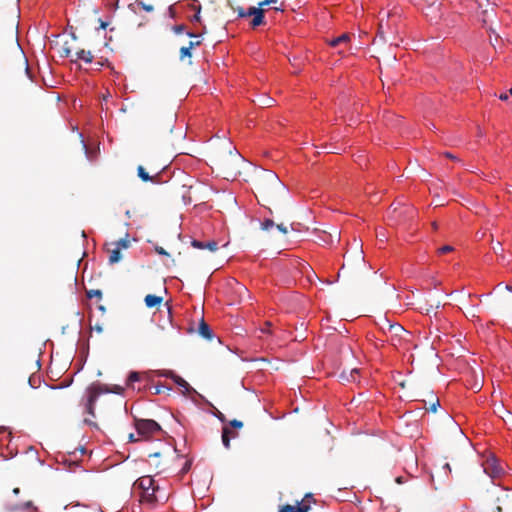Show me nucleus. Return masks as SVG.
<instances>
[{
    "label": "nucleus",
    "instance_id": "nucleus-1",
    "mask_svg": "<svg viewBox=\"0 0 512 512\" xmlns=\"http://www.w3.org/2000/svg\"><path fill=\"white\" fill-rule=\"evenodd\" d=\"M254 186L257 190V197L261 198L263 206L272 213L269 205L278 206L288 196L286 186L278 175L271 170H260L254 178Z\"/></svg>",
    "mask_w": 512,
    "mask_h": 512
},
{
    "label": "nucleus",
    "instance_id": "nucleus-2",
    "mask_svg": "<svg viewBox=\"0 0 512 512\" xmlns=\"http://www.w3.org/2000/svg\"><path fill=\"white\" fill-rule=\"evenodd\" d=\"M278 0H263L258 4V7H249L247 10H245L241 6H234L231 3H229V6L231 9L237 13L238 18H246V17H252L250 21V26L255 29L261 25L265 24V10L264 6H268L270 4L277 3Z\"/></svg>",
    "mask_w": 512,
    "mask_h": 512
},
{
    "label": "nucleus",
    "instance_id": "nucleus-3",
    "mask_svg": "<svg viewBox=\"0 0 512 512\" xmlns=\"http://www.w3.org/2000/svg\"><path fill=\"white\" fill-rule=\"evenodd\" d=\"M134 489L141 491V501L154 503L158 501L156 492L159 490L158 486H155V481L151 476H142L134 482Z\"/></svg>",
    "mask_w": 512,
    "mask_h": 512
},
{
    "label": "nucleus",
    "instance_id": "nucleus-4",
    "mask_svg": "<svg viewBox=\"0 0 512 512\" xmlns=\"http://www.w3.org/2000/svg\"><path fill=\"white\" fill-rule=\"evenodd\" d=\"M135 428L137 434L144 440H149L163 432L161 426L152 419H136Z\"/></svg>",
    "mask_w": 512,
    "mask_h": 512
},
{
    "label": "nucleus",
    "instance_id": "nucleus-5",
    "mask_svg": "<svg viewBox=\"0 0 512 512\" xmlns=\"http://www.w3.org/2000/svg\"><path fill=\"white\" fill-rule=\"evenodd\" d=\"M383 332L390 338L392 345L397 347L409 332L404 329L400 324H392L388 319H384L381 326Z\"/></svg>",
    "mask_w": 512,
    "mask_h": 512
},
{
    "label": "nucleus",
    "instance_id": "nucleus-6",
    "mask_svg": "<svg viewBox=\"0 0 512 512\" xmlns=\"http://www.w3.org/2000/svg\"><path fill=\"white\" fill-rule=\"evenodd\" d=\"M107 392L120 394L122 392V388L117 385H115L112 389H109L107 386L102 385H93L92 387L89 388V396L86 404V410L91 416H95L94 407L98 396L102 393Z\"/></svg>",
    "mask_w": 512,
    "mask_h": 512
},
{
    "label": "nucleus",
    "instance_id": "nucleus-7",
    "mask_svg": "<svg viewBox=\"0 0 512 512\" xmlns=\"http://www.w3.org/2000/svg\"><path fill=\"white\" fill-rule=\"evenodd\" d=\"M129 234H126L124 238L113 242L111 245L114 246L113 249H109V264L118 263L122 259L121 250L128 249L130 247Z\"/></svg>",
    "mask_w": 512,
    "mask_h": 512
},
{
    "label": "nucleus",
    "instance_id": "nucleus-8",
    "mask_svg": "<svg viewBox=\"0 0 512 512\" xmlns=\"http://www.w3.org/2000/svg\"><path fill=\"white\" fill-rule=\"evenodd\" d=\"M165 168V165L164 164H161L157 167H154V168H151V171L154 173L153 175H149V173L145 170V168L141 165L138 166L137 168V174H138V177L143 181V182H148V181H151V182H158V177L161 173V171Z\"/></svg>",
    "mask_w": 512,
    "mask_h": 512
},
{
    "label": "nucleus",
    "instance_id": "nucleus-9",
    "mask_svg": "<svg viewBox=\"0 0 512 512\" xmlns=\"http://www.w3.org/2000/svg\"><path fill=\"white\" fill-rule=\"evenodd\" d=\"M162 375L171 378L179 387L183 389L184 393L188 394L192 391V388L190 387L189 383L182 377L176 375L173 371H165Z\"/></svg>",
    "mask_w": 512,
    "mask_h": 512
},
{
    "label": "nucleus",
    "instance_id": "nucleus-10",
    "mask_svg": "<svg viewBox=\"0 0 512 512\" xmlns=\"http://www.w3.org/2000/svg\"><path fill=\"white\" fill-rule=\"evenodd\" d=\"M13 51H14L15 57L18 59L20 64L24 67L26 74H29L28 60H27L21 46L19 45L17 39H15V41L13 43Z\"/></svg>",
    "mask_w": 512,
    "mask_h": 512
},
{
    "label": "nucleus",
    "instance_id": "nucleus-11",
    "mask_svg": "<svg viewBox=\"0 0 512 512\" xmlns=\"http://www.w3.org/2000/svg\"><path fill=\"white\" fill-rule=\"evenodd\" d=\"M310 505L307 503H299L296 505L284 504L279 507L278 512H309Z\"/></svg>",
    "mask_w": 512,
    "mask_h": 512
},
{
    "label": "nucleus",
    "instance_id": "nucleus-12",
    "mask_svg": "<svg viewBox=\"0 0 512 512\" xmlns=\"http://www.w3.org/2000/svg\"><path fill=\"white\" fill-rule=\"evenodd\" d=\"M428 399H423L422 401L425 404L427 410L435 413L437 408L440 406L439 398L434 395L433 392L428 393Z\"/></svg>",
    "mask_w": 512,
    "mask_h": 512
},
{
    "label": "nucleus",
    "instance_id": "nucleus-13",
    "mask_svg": "<svg viewBox=\"0 0 512 512\" xmlns=\"http://www.w3.org/2000/svg\"><path fill=\"white\" fill-rule=\"evenodd\" d=\"M192 246L197 249H208L211 252H215L218 249V243L214 240L202 242L199 240H193Z\"/></svg>",
    "mask_w": 512,
    "mask_h": 512
},
{
    "label": "nucleus",
    "instance_id": "nucleus-14",
    "mask_svg": "<svg viewBox=\"0 0 512 512\" xmlns=\"http://www.w3.org/2000/svg\"><path fill=\"white\" fill-rule=\"evenodd\" d=\"M198 334L202 336L206 340H212L213 333L210 328V326L204 321V319H201L198 325Z\"/></svg>",
    "mask_w": 512,
    "mask_h": 512
},
{
    "label": "nucleus",
    "instance_id": "nucleus-15",
    "mask_svg": "<svg viewBox=\"0 0 512 512\" xmlns=\"http://www.w3.org/2000/svg\"><path fill=\"white\" fill-rule=\"evenodd\" d=\"M351 41V36L348 33H344L340 35L339 37L333 38L328 41V44L331 47H339L341 45H348Z\"/></svg>",
    "mask_w": 512,
    "mask_h": 512
},
{
    "label": "nucleus",
    "instance_id": "nucleus-16",
    "mask_svg": "<svg viewBox=\"0 0 512 512\" xmlns=\"http://www.w3.org/2000/svg\"><path fill=\"white\" fill-rule=\"evenodd\" d=\"M358 374L359 370L357 368L351 369L350 371L343 370L340 373L339 378L345 382H355Z\"/></svg>",
    "mask_w": 512,
    "mask_h": 512
},
{
    "label": "nucleus",
    "instance_id": "nucleus-17",
    "mask_svg": "<svg viewBox=\"0 0 512 512\" xmlns=\"http://www.w3.org/2000/svg\"><path fill=\"white\" fill-rule=\"evenodd\" d=\"M75 56H76V58L72 59V62H76L78 60H82L85 63H91L93 61V58H94L92 53H91V51L84 50V49H81V50L77 51Z\"/></svg>",
    "mask_w": 512,
    "mask_h": 512
},
{
    "label": "nucleus",
    "instance_id": "nucleus-18",
    "mask_svg": "<svg viewBox=\"0 0 512 512\" xmlns=\"http://www.w3.org/2000/svg\"><path fill=\"white\" fill-rule=\"evenodd\" d=\"M237 437L236 433H233L229 427H223L222 430V443L226 449L230 448L231 438Z\"/></svg>",
    "mask_w": 512,
    "mask_h": 512
},
{
    "label": "nucleus",
    "instance_id": "nucleus-19",
    "mask_svg": "<svg viewBox=\"0 0 512 512\" xmlns=\"http://www.w3.org/2000/svg\"><path fill=\"white\" fill-rule=\"evenodd\" d=\"M144 302L148 308H153L159 306L163 302V297L148 294L145 296Z\"/></svg>",
    "mask_w": 512,
    "mask_h": 512
},
{
    "label": "nucleus",
    "instance_id": "nucleus-20",
    "mask_svg": "<svg viewBox=\"0 0 512 512\" xmlns=\"http://www.w3.org/2000/svg\"><path fill=\"white\" fill-rule=\"evenodd\" d=\"M135 4L143 11L152 13L155 9V3L153 0H136Z\"/></svg>",
    "mask_w": 512,
    "mask_h": 512
},
{
    "label": "nucleus",
    "instance_id": "nucleus-21",
    "mask_svg": "<svg viewBox=\"0 0 512 512\" xmlns=\"http://www.w3.org/2000/svg\"><path fill=\"white\" fill-rule=\"evenodd\" d=\"M197 46V43L189 42L187 46H183L180 48V59L183 60L186 57H191V50Z\"/></svg>",
    "mask_w": 512,
    "mask_h": 512
},
{
    "label": "nucleus",
    "instance_id": "nucleus-22",
    "mask_svg": "<svg viewBox=\"0 0 512 512\" xmlns=\"http://www.w3.org/2000/svg\"><path fill=\"white\" fill-rule=\"evenodd\" d=\"M60 55L62 57H71L72 56V49L71 47L68 45V43H64L63 46L61 47V50H60Z\"/></svg>",
    "mask_w": 512,
    "mask_h": 512
},
{
    "label": "nucleus",
    "instance_id": "nucleus-23",
    "mask_svg": "<svg viewBox=\"0 0 512 512\" xmlns=\"http://www.w3.org/2000/svg\"><path fill=\"white\" fill-rule=\"evenodd\" d=\"M275 225L274 221L272 219H265L262 223H261V228L262 230L264 231H270Z\"/></svg>",
    "mask_w": 512,
    "mask_h": 512
},
{
    "label": "nucleus",
    "instance_id": "nucleus-24",
    "mask_svg": "<svg viewBox=\"0 0 512 512\" xmlns=\"http://www.w3.org/2000/svg\"><path fill=\"white\" fill-rule=\"evenodd\" d=\"M87 297L89 299H92V298H98V299H101L102 298V291L101 290H98V289H91L89 291H87Z\"/></svg>",
    "mask_w": 512,
    "mask_h": 512
},
{
    "label": "nucleus",
    "instance_id": "nucleus-25",
    "mask_svg": "<svg viewBox=\"0 0 512 512\" xmlns=\"http://www.w3.org/2000/svg\"><path fill=\"white\" fill-rule=\"evenodd\" d=\"M174 121H175V115L174 114H170L167 118V123H166V129L169 131V132H172L173 131V127H174Z\"/></svg>",
    "mask_w": 512,
    "mask_h": 512
},
{
    "label": "nucleus",
    "instance_id": "nucleus-26",
    "mask_svg": "<svg viewBox=\"0 0 512 512\" xmlns=\"http://www.w3.org/2000/svg\"><path fill=\"white\" fill-rule=\"evenodd\" d=\"M140 379V374L138 372H131L130 375L128 376V384L130 383H133V382H136Z\"/></svg>",
    "mask_w": 512,
    "mask_h": 512
},
{
    "label": "nucleus",
    "instance_id": "nucleus-27",
    "mask_svg": "<svg viewBox=\"0 0 512 512\" xmlns=\"http://www.w3.org/2000/svg\"><path fill=\"white\" fill-rule=\"evenodd\" d=\"M356 260H357V262H358L360 267H362V268L366 267L364 256H363L362 252L357 253Z\"/></svg>",
    "mask_w": 512,
    "mask_h": 512
},
{
    "label": "nucleus",
    "instance_id": "nucleus-28",
    "mask_svg": "<svg viewBox=\"0 0 512 512\" xmlns=\"http://www.w3.org/2000/svg\"><path fill=\"white\" fill-rule=\"evenodd\" d=\"M230 426L235 429H241L243 427V422L237 419H233L229 422Z\"/></svg>",
    "mask_w": 512,
    "mask_h": 512
},
{
    "label": "nucleus",
    "instance_id": "nucleus-29",
    "mask_svg": "<svg viewBox=\"0 0 512 512\" xmlns=\"http://www.w3.org/2000/svg\"><path fill=\"white\" fill-rule=\"evenodd\" d=\"M311 502H315V499L311 493L305 495L301 503H307L310 505Z\"/></svg>",
    "mask_w": 512,
    "mask_h": 512
},
{
    "label": "nucleus",
    "instance_id": "nucleus-30",
    "mask_svg": "<svg viewBox=\"0 0 512 512\" xmlns=\"http://www.w3.org/2000/svg\"><path fill=\"white\" fill-rule=\"evenodd\" d=\"M276 228L283 234H287L288 233V227L286 225H284L283 223H280V224H277L276 225Z\"/></svg>",
    "mask_w": 512,
    "mask_h": 512
},
{
    "label": "nucleus",
    "instance_id": "nucleus-31",
    "mask_svg": "<svg viewBox=\"0 0 512 512\" xmlns=\"http://www.w3.org/2000/svg\"><path fill=\"white\" fill-rule=\"evenodd\" d=\"M22 509H25V510H28V509H33L34 511H37V508L33 506V503L31 501H28L26 503H24L22 506H21Z\"/></svg>",
    "mask_w": 512,
    "mask_h": 512
},
{
    "label": "nucleus",
    "instance_id": "nucleus-32",
    "mask_svg": "<svg viewBox=\"0 0 512 512\" xmlns=\"http://www.w3.org/2000/svg\"><path fill=\"white\" fill-rule=\"evenodd\" d=\"M185 28H186L185 25L181 24V25L174 26L173 30L175 33L181 34L185 31Z\"/></svg>",
    "mask_w": 512,
    "mask_h": 512
},
{
    "label": "nucleus",
    "instance_id": "nucleus-33",
    "mask_svg": "<svg viewBox=\"0 0 512 512\" xmlns=\"http://www.w3.org/2000/svg\"><path fill=\"white\" fill-rule=\"evenodd\" d=\"M452 250H453V247H452V246L445 245V246H443V247H441V248L439 249V253L444 254V253L451 252Z\"/></svg>",
    "mask_w": 512,
    "mask_h": 512
},
{
    "label": "nucleus",
    "instance_id": "nucleus-34",
    "mask_svg": "<svg viewBox=\"0 0 512 512\" xmlns=\"http://www.w3.org/2000/svg\"><path fill=\"white\" fill-rule=\"evenodd\" d=\"M493 251L496 253V254H499L501 251H503L502 249V245L500 242H497L493 247Z\"/></svg>",
    "mask_w": 512,
    "mask_h": 512
},
{
    "label": "nucleus",
    "instance_id": "nucleus-35",
    "mask_svg": "<svg viewBox=\"0 0 512 512\" xmlns=\"http://www.w3.org/2000/svg\"><path fill=\"white\" fill-rule=\"evenodd\" d=\"M384 33H385V31H384V25H383V21L381 20V22H380V24H379V32H378V34H379V36H380L381 38H383V39H384Z\"/></svg>",
    "mask_w": 512,
    "mask_h": 512
},
{
    "label": "nucleus",
    "instance_id": "nucleus-36",
    "mask_svg": "<svg viewBox=\"0 0 512 512\" xmlns=\"http://www.w3.org/2000/svg\"><path fill=\"white\" fill-rule=\"evenodd\" d=\"M155 250L160 255H165V256L169 255L168 252L163 247H156Z\"/></svg>",
    "mask_w": 512,
    "mask_h": 512
},
{
    "label": "nucleus",
    "instance_id": "nucleus-37",
    "mask_svg": "<svg viewBox=\"0 0 512 512\" xmlns=\"http://www.w3.org/2000/svg\"><path fill=\"white\" fill-rule=\"evenodd\" d=\"M270 326H271V323L270 322H266L265 326L263 328H261V332L262 333H270V330H269Z\"/></svg>",
    "mask_w": 512,
    "mask_h": 512
},
{
    "label": "nucleus",
    "instance_id": "nucleus-38",
    "mask_svg": "<svg viewBox=\"0 0 512 512\" xmlns=\"http://www.w3.org/2000/svg\"><path fill=\"white\" fill-rule=\"evenodd\" d=\"M191 22H201V16L198 13H195V15L190 19Z\"/></svg>",
    "mask_w": 512,
    "mask_h": 512
},
{
    "label": "nucleus",
    "instance_id": "nucleus-39",
    "mask_svg": "<svg viewBox=\"0 0 512 512\" xmlns=\"http://www.w3.org/2000/svg\"><path fill=\"white\" fill-rule=\"evenodd\" d=\"M192 9L195 10V13H201V5H192Z\"/></svg>",
    "mask_w": 512,
    "mask_h": 512
},
{
    "label": "nucleus",
    "instance_id": "nucleus-40",
    "mask_svg": "<svg viewBox=\"0 0 512 512\" xmlns=\"http://www.w3.org/2000/svg\"><path fill=\"white\" fill-rule=\"evenodd\" d=\"M99 23H100V29H106L108 27V23L105 21H102L101 19H99Z\"/></svg>",
    "mask_w": 512,
    "mask_h": 512
},
{
    "label": "nucleus",
    "instance_id": "nucleus-41",
    "mask_svg": "<svg viewBox=\"0 0 512 512\" xmlns=\"http://www.w3.org/2000/svg\"><path fill=\"white\" fill-rule=\"evenodd\" d=\"M139 440H140V438H136L134 434H132V433H131V434L129 435V441H130V442H137V441H139Z\"/></svg>",
    "mask_w": 512,
    "mask_h": 512
},
{
    "label": "nucleus",
    "instance_id": "nucleus-42",
    "mask_svg": "<svg viewBox=\"0 0 512 512\" xmlns=\"http://www.w3.org/2000/svg\"><path fill=\"white\" fill-rule=\"evenodd\" d=\"M500 474V469H493L492 473L490 474L492 477L498 476Z\"/></svg>",
    "mask_w": 512,
    "mask_h": 512
},
{
    "label": "nucleus",
    "instance_id": "nucleus-43",
    "mask_svg": "<svg viewBox=\"0 0 512 512\" xmlns=\"http://www.w3.org/2000/svg\"><path fill=\"white\" fill-rule=\"evenodd\" d=\"M444 155H445L447 158H450V159H452V160H456V159H457V158H456V156H454V155H453V154H451L450 152H446Z\"/></svg>",
    "mask_w": 512,
    "mask_h": 512
},
{
    "label": "nucleus",
    "instance_id": "nucleus-44",
    "mask_svg": "<svg viewBox=\"0 0 512 512\" xmlns=\"http://www.w3.org/2000/svg\"><path fill=\"white\" fill-rule=\"evenodd\" d=\"M276 11H284L285 10V5H284V2L281 3L280 7H275L274 8Z\"/></svg>",
    "mask_w": 512,
    "mask_h": 512
},
{
    "label": "nucleus",
    "instance_id": "nucleus-45",
    "mask_svg": "<svg viewBox=\"0 0 512 512\" xmlns=\"http://www.w3.org/2000/svg\"><path fill=\"white\" fill-rule=\"evenodd\" d=\"M217 417H218V419H219L221 422H225V421H226L225 416H224L221 412H219V414L217 415Z\"/></svg>",
    "mask_w": 512,
    "mask_h": 512
},
{
    "label": "nucleus",
    "instance_id": "nucleus-46",
    "mask_svg": "<svg viewBox=\"0 0 512 512\" xmlns=\"http://www.w3.org/2000/svg\"><path fill=\"white\" fill-rule=\"evenodd\" d=\"M499 98H500V100H502V101H507V100H508V95H507L506 93H504V94H501V95L499 96Z\"/></svg>",
    "mask_w": 512,
    "mask_h": 512
},
{
    "label": "nucleus",
    "instance_id": "nucleus-47",
    "mask_svg": "<svg viewBox=\"0 0 512 512\" xmlns=\"http://www.w3.org/2000/svg\"><path fill=\"white\" fill-rule=\"evenodd\" d=\"M349 262H350V260H349V258H347V263H346V264H343V265H342V267H341V270H342V271H345V270H346V268L349 266Z\"/></svg>",
    "mask_w": 512,
    "mask_h": 512
},
{
    "label": "nucleus",
    "instance_id": "nucleus-48",
    "mask_svg": "<svg viewBox=\"0 0 512 512\" xmlns=\"http://www.w3.org/2000/svg\"><path fill=\"white\" fill-rule=\"evenodd\" d=\"M94 329L98 332V333H101L103 331L102 327L99 326V325H95L94 326Z\"/></svg>",
    "mask_w": 512,
    "mask_h": 512
},
{
    "label": "nucleus",
    "instance_id": "nucleus-49",
    "mask_svg": "<svg viewBox=\"0 0 512 512\" xmlns=\"http://www.w3.org/2000/svg\"><path fill=\"white\" fill-rule=\"evenodd\" d=\"M271 103H272V100L271 99H267L263 102V104H265L266 106H271Z\"/></svg>",
    "mask_w": 512,
    "mask_h": 512
},
{
    "label": "nucleus",
    "instance_id": "nucleus-50",
    "mask_svg": "<svg viewBox=\"0 0 512 512\" xmlns=\"http://www.w3.org/2000/svg\"><path fill=\"white\" fill-rule=\"evenodd\" d=\"M187 35H188L189 37H197V38L199 37V35H196V34H194V33H192V32H187Z\"/></svg>",
    "mask_w": 512,
    "mask_h": 512
},
{
    "label": "nucleus",
    "instance_id": "nucleus-51",
    "mask_svg": "<svg viewBox=\"0 0 512 512\" xmlns=\"http://www.w3.org/2000/svg\"><path fill=\"white\" fill-rule=\"evenodd\" d=\"M159 456H160L159 452H156V453H153V454L149 455V457H159Z\"/></svg>",
    "mask_w": 512,
    "mask_h": 512
},
{
    "label": "nucleus",
    "instance_id": "nucleus-52",
    "mask_svg": "<svg viewBox=\"0 0 512 512\" xmlns=\"http://www.w3.org/2000/svg\"><path fill=\"white\" fill-rule=\"evenodd\" d=\"M19 492H20V489H19V488H14V489H13V493H14V494H16V495H17V494H19Z\"/></svg>",
    "mask_w": 512,
    "mask_h": 512
},
{
    "label": "nucleus",
    "instance_id": "nucleus-53",
    "mask_svg": "<svg viewBox=\"0 0 512 512\" xmlns=\"http://www.w3.org/2000/svg\"><path fill=\"white\" fill-rule=\"evenodd\" d=\"M193 43H197V46H199L201 44V41L200 40H194L192 41Z\"/></svg>",
    "mask_w": 512,
    "mask_h": 512
},
{
    "label": "nucleus",
    "instance_id": "nucleus-54",
    "mask_svg": "<svg viewBox=\"0 0 512 512\" xmlns=\"http://www.w3.org/2000/svg\"><path fill=\"white\" fill-rule=\"evenodd\" d=\"M505 288L512 292V286L507 285Z\"/></svg>",
    "mask_w": 512,
    "mask_h": 512
},
{
    "label": "nucleus",
    "instance_id": "nucleus-55",
    "mask_svg": "<svg viewBox=\"0 0 512 512\" xmlns=\"http://www.w3.org/2000/svg\"><path fill=\"white\" fill-rule=\"evenodd\" d=\"M432 226H433V228H434V229H437V223H436V222H434V223L432 224Z\"/></svg>",
    "mask_w": 512,
    "mask_h": 512
},
{
    "label": "nucleus",
    "instance_id": "nucleus-56",
    "mask_svg": "<svg viewBox=\"0 0 512 512\" xmlns=\"http://www.w3.org/2000/svg\"><path fill=\"white\" fill-rule=\"evenodd\" d=\"M497 512H502V508L500 506L497 507Z\"/></svg>",
    "mask_w": 512,
    "mask_h": 512
},
{
    "label": "nucleus",
    "instance_id": "nucleus-57",
    "mask_svg": "<svg viewBox=\"0 0 512 512\" xmlns=\"http://www.w3.org/2000/svg\"><path fill=\"white\" fill-rule=\"evenodd\" d=\"M159 165H160V164H158V166H159ZM154 167H157V165H155V164L150 165V169H151V168H154Z\"/></svg>",
    "mask_w": 512,
    "mask_h": 512
},
{
    "label": "nucleus",
    "instance_id": "nucleus-58",
    "mask_svg": "<svg viewBox=\"0 0 512 512\" xmlns=\"http://www.w3.org/2000/svg\"><path fill=\"white\" fill-rule=\"evenodd\" d=\"M396 481H397L398 483H401V482H402L400 477H398V478L396 479Z\"/></svg>",
    "mask_w": 512,
    "mask_h": 512
},
{
    "label": "nucleus",
    "instance_id": "nucleus-59",
    "mask_svg": "<svg viewBox=\"0 0 512 512\" xmlns=\"http://www.w3.org/2000/svg\"><path fill=\"white\" fill-rule=\"evenodd\" d=\"M445 467H446L447 469H449V470H450V466H449V464H447V463H446V464H445Z\"/></svg>",
    "mask_w": 512,
    "mask_h": 512
},
{
    "label": "nucleus",
    "instance_id": "nucleus-60",
    "mask_svg": "<svg viewBox=\"0 0 512 512\" xmlns=\"http://www.w3.org/2000/svg\"><path fill=\"white\" fill-rule=\"evenodd\" d=\"M335 237H336L337 240H339V234L336 233Z\"/></svg>",
    "mask_w": 512,
    "mask_h": 512
},
{
    "label": "nucleus",
    "instance_id": "nucleus-61",
    "mask_svg": "<svg viewBox=\"0 0 512 512\" xmlns=\"http://www.w3.org/2000/svg\"><path fill=\"white\" fill-rule=\"evenodd\" d=\"M484 470H485V472H487V473H488V466H486V467L484 468Z\"/></svg>",
    "mask_w": 512,
    "mask_h": 512
},
{
    "label": "nucleus",
    "instance_id": "nucleus-62",
    "mask_svg": "<svg viewBox=\"0 0 512 512\" xmlns=\"http://www.w3.org/2000/svg\"><path fill=\"white\" fill-rule=\"evenodd\" d=\"M510 95L512 96V88L509 90Z\"/></svg>",
    "mask_w": 512,
    "mask_h": 512
}]
</instances>
